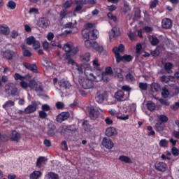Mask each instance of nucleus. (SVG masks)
Instances as JSON below:
<instances>
[{
    "label": "nucleus",
    "mask_w": 179,
    "mask_h": 179,
    "mask_svg": "<svg viewBox=\"0 0 179 179\" xmlns=\"http://www.w3.org/2000/svg\"><path fill=\"white\" fill-rule=\"evenodd\" d=\"M159 121H161V122L163 123H166L167 122V121H169V117H167V116L164 115H160L158 117Z\"/></svg>",
    "instance_id": "79ce46f5"
},
{
    "label": "nucleus",
    "mask_w": 179,
    "mask_h": 179,
    "mask_svg": "<svg viewBox=\"0 0 179 179\" xmlns=\"http://www.w3.org/2000/svg\"><path fill=\"white\" fill-rule=\"evenodd\" d=\"M162 97H164V99H167V97H169V90H167V88H166V87H164L162 88Z\"/></svg>",
    "instance_id": "58836bf2"
},
{
    "label": "nucleus",
    "mask_w": 179,
    "mask_h": 179,
    "mask_svg": "<svg viewBox=\"0 0 179 179\" xmlns=\"http://www.w3.org/2000/svg\"><path fill=\"white\" fill-rule=\"evenodd\" d=\"M65 131H76V127H75V124H71V125H67L65 127Z\"/></svg>",
    "instance_id": "3c124183"
},
{
    "label": "nucleus",
    "mask_w": 179,
    "mask_h": 179,
    "mask_svg": "<svg viewBox=\"0 0 179 179\" xmlns=\"http://www.w3.org/2000/svg\"><path fill=\"white\" fill-rule=\"evenodd\" d=\"M5 92L8 96H17L20 93L16 85L13 83H8L5 85Z\"/></svg>",
    "instance_id": "20e7f679"
},
{
    "label": "nucleus",
    "mask_w": 179,
    "mask_h": 179,
    "mask_svg": "<svg viewBox=\"0 0 179 179\" xmlns=\"http://www.w3.org/2000/svg\"><path fill=\"white\" fill-rule=\"evenodd\" d=\"M102 145L106 149H113L114 148V143L110 138H103L102 141Z\"/></svg>",
    "instance_id": "f8f14e48"
},
{
    "label": "nucleus",
    "mask_w": 179,
    "mask_h": 179,
    "mask_svg": "<svg viewBox=\"0 0 179 179\" xmlns=\"http://www.w3.org/2000/svg\"><path fill=\"white\" fill-rule=\"evenodd\" d=\"M11 141H16V142H19V141H20V134H19V133H17V131H13L12 132V135H11Z\"/></svg>",
    "instance_id": "7c9ffc66"
},
{
    "label": "nucleus",
    "mask_w": 179,
    "mask_h": 179,
    "mask_svg": "<svg viewBox=\"0 0 179 179\" xmlns=\"http://www.w3.org/2000/svg\"><path fill=\"white\" fill-rule=\"evenodd\" d=\"M15 106V101H7L3 105V108L8 109V108H10V107H14Z\"/></svg>",
    "instance_id": "e433bc0d"
},
{
    "label": "nucleus",
    "mask_w": 179,
    "mask_h": 179,
    "mask_svg": "<svg viewBox=\"0 0 179 179\" xmlns=\"http://www.w3.org/2000/svg\"><path fill=\"white\" fill-rule=\"evenodd\" d=\"M39 117L40 118H47L48 117L47 113H45V110L39 111Z\"/></svg>",
    "instance_id": "e2e57ef3"
},
{
    "label": "nucleus",
    "mask_w": 179,
    "mask_h": 179,
    "mask_svg": "<svg viewBox=\"0 0 179 179\" xmlns=\"http://www.w3.org/2000/svg\"><path fill=\"white\" fill-rule=\"evenodd\" d=\"M29 87L30 89H37V82L34 80H31L29 83Z\"/></svg>",
    "instance_id": "a19ab883"
},
{
    "label": "nucleus",
    "mask_w": 179,
    "mask_h": 179,
    "mask_svg": "<svg viewBox=\"0 0 179 179\" xmlns=\"http://www.w3.org/2000/svg\"><path fill=\"white\" fill-rule=\"evenodd\" d=\"M160 89H161L160 84L157 83H153L151 84V92L152 93H157V92H159Z\"/></svg>",
    "instance_id": "5701e85b"
},
{
    "label": "nucleus",
    "mask_w": 179,
    "mask_h": 179,
    "mask_svg": "<svg viewBox=\"0 0 179 179\" xmlns=\"http://www.w3.org/2000/svg\"><path fill=\"white\" fill-rule=\"evenodd\" d=\"M147 129L148 131V136H155V131H153V128L151 126H148Z\"/></svg>",
    "instance_id": "c03bdc74"
},
{
    "label": "nucleus",
    "mask_w": 179,
    "mask_h": 179,
    "mask_svg": "<svg viewBox=\"0 0 179 179\" xmlns=\"http://www.w3.org/2000/svg\"><path fill=\"white\" fill-rule=\"evenodd\" d=\"M0 33L1 34H5L6 36H9V33H10V30H9V27H8V26L0 25Z\"/></svg>",
    "instance_id": "a878e982"
},
{
    "label": "nucleus",
    "mask_w": 179,
    "mask_h": 179,
    "mask_svg": "<svg viewBox=\"0 0 179 179\" xmlns=\"http://www.w3.org/2000/svg\"><path fill=\"white\" fill-rule=\"evenodd\" d=\"M73 45V43H67L66 44H64L63 49L64 50V51L66 52H71V51L72 50V47Z\"/></svg>",
    "instance_id": "f704fd0d"
},
{
    "label": "nucleus",
    "mask_w": 179,
    "mask_h": 179,
    "mask_svg": "<svg viewBox=\"0 0 179 179\" xmlns=\"http://www.w3.org/2000/svg\"><path fill=\"white\" fill-rule=\"evenodd\" d=\"M106 136H114L117 135V130L114 127H109L106 130Z\"/></svg>",
    "instance_id": "6ab92c4d"
},
{
    "label": "nucleus",
    "mask_w": 179,
    "mask_h": 179,
    "mask_svg": "<svg viewBox=\"0 0 179 179\" xmlns=\"http://www.w3.org/2000/svg\"><path fill=\"white\" fill-rule=\"evenodd\" d=\"M85 75L87 77L92 76V79L95 80V82H101V80L103 82H108V80H110V75L103 73L101 70H98L96 73H88L87 70H86L85 71Z\"/></svg>",
    "instance_id": "f03ea898"
},
{
    "label": "nucleus",
    "mask_w": 179,
    "mask_h": 179,
    "mask_svg": "<svg viewBox=\"0 0 179 179\" xmlns=\"http://www.w3.org/2000/svg\"><path fill=\"white\" fill-rule=\"evenodd\" d=\"M8 8H10V9H15L16 8V3L13 1H10L8 3V5H7Z\"/></svg>",
    "instance_id": "603ef678"
},
{
    "label": "nucleus",
    "mask_w": 179,
    "mask_h": 179,
    "mask_svg": "<svg viewBox=\"0 0 179 179\" xmlns=\"http://www.w3.org/2000/svg\"><path fill=\"white\" fill-rule=\"evenodd\" d=\"M93 43H92L89 39H87L85 41V45L87 48H92Z\"/></svg>",
    "instance_id": "13d9d810"
},
{
    "label": "nucleus",
    "mask_w": 179,
    "mask_h": 179,
    "mask_svg": "<svg viewBox=\"0 0 179 179\" xmlns=\"http://www.w3.org/2000/svg\"><path fill=\"white\" fill-rule=\"evenodd\" d=\"M59 85L60 87H62V89H69L71 87V83H69V81L64 80H60Z\"/></svg>",
    "instance_id": "412c9836"
},
{
    "label": "nucleus",
    "mask_w": 179,
    "mask_h": 179,
    "mask_svg": "<svg viewBox=\"0 0 179 179\" xmlns=\"http://www.w3.org/2000/svg\"><path fill=\"white\" fill-rule=\"evenodd\" d=\"M148 39H149L150 43L152 45H157L159 43V39L157 38V37H156L155 36H149Z\"/></svg>",
    "instance_id": "c85d7f7f"
},
{
    "label": "nucleus",
    "mask_w": 179,
    "mask_h": 179,
    "mask_svg": "<svg viewBox=\"0 0 179 179\" xmlns=\"http://www.w3.org/2000/svg\"><path fill=\"white\" fill-rule=\"evenodd\" d=\"M143 31H144L145 33H150L151 31H153V28L150 27H144L142 29Z\"/></svg>",
    "instance_id": "4d7b16f0"
},
{
    "label": "nucleus",
    "mask_w": 179,
    "mask_h": 179,
    "mask_svg": "<svg viewBox=\"0 0 179 179\" xmlns=\"http://www.w3.org/2000/svg\"><path fill=\"white\" fill-rule=\"evenodd\" d=\"M97 31L96 30H92L91 31L90 29V38H91L92 40H96V38H97Z\"/></svg>",
    "instance_id": "ea45409f"
},
{
    "label": "nucleus",
    "mask_w": 179,
    "mask_h": 179,
    "mask_svg": "<svg viewBox=\"0 0 179 179\" xmlns=\"http://www.w3.org/2000/svg\"><path fill=\"white\" fill-rule=\"evenodd\" d=\"M29 13H30V15H37L38 14V9L36 8H31L29 9Z\"/></svg>",
    "instance_id": "6e6d98bb"
},
{
    "label": "nucleus",
    "mask_w": 179,
    "mask_h": 179,
    "mask_svg": "<svg viewBox=\"0 0 179 179\" xmlns=\"http://www.w3.org/2000/svg\"><path fill=\"white\" fill-rule=\"evenodd\" d=\"M45 162H47V159L45 157H40L36 162V167L41 168V166L43 164H45Z\"/></svg>",
    "instance_id": "bb28decb"
},
{
    "label": "nucleus",
    "mask_w": 179,
    "mask_h": 179,
    "mask_svg": "<svg viewBox=\"0 0 179 179\" xmlns=\"http://www.w3.org/2000/svg\"><path fill=\"white\" fill-rule=\"evenodd\" d=\"M27 44L28 45H33L34 50L40 48V42L36 40V38L34 36H30L27 39Z\"/></svg>",
    "instance_id": "1a4fd4ad"
},
{
    "label": "nucleus",
    "mask_w": 179,
    "mask_h": 179,
    "mask_svg": "<svg viewBox=\"0 0 179 179\" xmlns=\"http://www.w3.org/2000/svg\"><path fill=\"white\" fill-rule=\"evenodd\" d=\"M42 110L43 111H50V110H51V108L47 104H43L42 105Z\"/></svg>",
    "instance_id": "338daca9"
},
{
    "label": "nucleus",
    "mask_w": 179,
    "mask_h": 179,
    "mask_svg": "<svg viewBox=\"0 0 179 179\" xmlns=\"http://www.w3.org/2000/svg\"><path fill=\"white\" fill-rule=\"evenodd\" d=\"M54 33L49 32L47 35V40H48V41H52V40H54Z\"/></svg>",
    "instance_id": "bf43d9fd"
},
{
    "label": "nucleus",
    "mask_w": 179,
    "mask_h": 179,
    "mask_svg": "<svg viewBox=\"0 0 179 179\" xmlns=\"http://www.w3.org/2000/svg\"><path fill=\"white\" fill-rule=\"evenodd\" d=\"M126 79L128 82H134L135 80V77H134L132 76V73H128L127 75H126Z\"/></svg>",
    "instance_id": "de8ad7c7"
},
{
    "label": "nucleus",
    "mask_w": 179,
    "mask_h": 179,
    "mask_svg": "<svg viewBox=\"0 0 179 179\" xmlns=\"http://www.w3.org/2000/svg\"><path fill=\"white\" fill-rule=\"evenodd\" d=\"M20 87L22 89H27L29 87V83H27L26 81H24V80H22L20 83Z\"/></svg>",
    "instance_id": "864d4df0"
},
{
    "label": "nucleus",
    "mask_w": 179,
    "mask_h": 179,
    "mask_svg": "<svg viewBox=\"0 0 179 179\" xmlns=\"http://www.w3.org/2000/svg\"><path fill=\"white\" fill-rule=\"evenodd\" d=\"M104 73L107 75L111 76L113 73V69H111V67H106Z\"/></svg>",
    "instance_id": "680f3d73"
},
{
    "label": "nucleus",
    "mask_w": 179,
    "mask_h": 179,
    "mask_svg": "<svg viewBox=\"0 0 179 179\" xmlns=\"http://www.w3.org/2000/svg\"><path fill=\"white\" fill-rule=\"evenodd\" d=\"M138 87L139 89H141V90H143L144 92H145V90H148V83H140Z\"/></svg>",
    "instance_id": "a18cd8bd"
},
{
    "label": "nucleus",
    "mask_w": 179,
    "mask_h": 179,
    "mask_svg": "<svg viewBox=\"0 0 179 179\" xmlns=\"http://www.w3.org/2000/svg\"><path fill=\"white\" fill-rule=\"evenodd\" d=\"M171 153L172 155H173L174 156H178L179 155V150L176 147H173L172 149H171Z\"/></svg>",
    "instance_id": "052dcab7"
},
{
    "label": "nucleus",
    "mask_w": 179,
    "mask_h": 179,
    "mask_svg": "<svg viewBox=\"0 0 179 179\" xmlns=\"http://www.w3.org/2000/svg\"><path fill=\"white\" fill-rule=\"evenodd\" d=\"M55 129H57L55 124H54L52 123H49L48 125V136H55Z\"/></svg>",
    "instance_id": "2eb2a0df"
},
{
    "label": "nucleus",
    "mask_w": 179,
    "mask_h": 179,
    "mask_svg": "<svg viewBox=\"0 0 179 179\" xmlns=\"http://www.w3.org/2000/svg\"><path fill=\"white\" fill-rule=\"evenodd\" d=\"M76 3H78V5L75 8L74 12H80V10H82L83 5H86L87 3L86 2V1L81 0L79 2H76Z\"/></svg>",
    "instance_id": "b1692460"
},
{
    "label": "nucleus",
    "mask_w": 179,
    "mask_h": 179,
    "mask_svg": "<svg viewBox=\"0 0 179 179\" xmlns=\"http://www.w3.org/2000/svg\"><path fill=\"white\" fill-rule=\"evenodd\" d=\"M121 32L120 31V27H115L112 29L111 31L109 32L110 38H115L120 37Z\"/></svg>",
    "instance_id": "9b49d317"
},
{
    "label": "nucleus",
    "mask_w": 179,
    "mask_h": 179,
    "mask_svg": "<svg viewBox=\"0 0 179 179\" xmlns=\"http://www.w3.org/2000/svg\"><path fill=\"white\" fill-rule=\"evenodd\" d=\"M165 71L167 73H171L173 72V64L171 63H166L164 65Z\"/></svg>",
    "instance_id": "4c0bfd02"
},
{
    "label": "nucleus",
    "mask_w": 179,
    "mask_h": 179,
    "mask_svg": "<svg viewBox=\"0 0 179 179\" xmlns=\"http://www.w3.org/2000/svg\"><path fill=\"white\" fill-rule=\"evenodd\" d=\"M24 66L29 69V71H31L32 72H37V66L34 64H31L30 63H25L24 64Z\"/></svg>",
    "instance_id": "393cba45"
},
{
    "label": "nucleus",
    "mask_w": 179,
    "mask_h": 179,
    "mask_svg": "<svg viewBox=\"0 0 179 179\" xmlns=\"http://www.w3.org/2000/svg\"><path fill=\"white\" fill-rule=\"evenodd\" d=\"M21 48L22 50L24 57H31V52L27 50V46L22 44L21 45Z\"/></svg>",
    "instance_id": "c756f323"
},
{
    "label": "nucleus",
    "mask_w": 179,
    "mask_h": 179,
    "mask_svg": "<svg viewBox=\"0 0 179 179\" xmlns=\"http://www.w3.org/2000/svg\"><path fill=\"white\" fill-rule=\"evenodd\" d=\"M69 118V113L68 112H63L57 115V121L60 124L64 122V121H66Z\"/></svg>",
    "instance_id": "ddd939ff"
},
{
    "label": "nucleus",
    "mask_w": 179,
    "mask_h": 179,
    "mask_svg": "<svg viewBox=\"0 0 179 179\" xmlns=\"http://www.w3.org/2000/svg\"><path fill=\"white\" fill-rule=\"evenodd\" d=\"M113 51L115 54L117 64H120V61H122L123 62H129L132 61V56L131 55H124L121 56V54H124V51H125V46H124V45L120 44L118 47H115L113 49Z\"/></svg>",
    "instance_id": "f257e3e1"
},
{
    "label": "nucleus",
    "mask_w": 179,
    "mask_h": 179,
    "mask_svg": "<svg viewBox=\"0 0 179 179\" xmlns=\"http://www.w3.org/2000/svg\"><path fill=\"white\" fill-rule=\"evenodd\" d=\"M172 135L173 136H174V138H176V139H179V129H178V131H176V130L173 131Z\"/></svg>",
    "instance_id": "774afa93"
},
{
    "label": "nucleus",
    "mask_w": 179,
    "mask_h": 179,
    "mask_svg": "<svg viewBox=\"0 0 179 179\" xmlns=\"http://www.w3.org/2000/svg\"><path fill=\"white\" fill-rule=\"evenodd\" d=\"M48 178H50V179H59L58 174L55 173L53 172H49L48 173Z\"/></svg>",
    "instance_id": "37998d69"
},
{
    "label": "nucleus",
    "mask_w": 179,
    "mask_h": 179,
    "mask_svg": "<svg viewBox=\"0 0 179 179\" xmlns=\"http://www.w3.org/2000/svg\"><path fill=\"white\" fill-rule=\"evenodd\" d=\"M162 24L164 29H171L173 26V22L169 18H165L162 20Z\"/></svg>",
    "instance_id": "dca6fc26"
},
{
    "label": "nucleus",
    "mask_w": 179,
    "mask_h": 179,
    "mask_svg": "<svg viewBox=\"0 0 179 179\" xmlns=\"http://www.w3.org/2000/svg\"><path fill=\"white\" fill-rule=\"evenodd\" d=\"M41 104L39 101L32 102V104L29 105L25 108L24 113V114H33L37 110V106Z\"/></svg>",
    "instance_id": "423d86ee"
},
{
    "label": "nucleus",
    "mask_w": 179,
    "mask_h": 179,
    "mask_svg": "<svg viewBox=\"0 0 179 179\" xmlns=\"http://www.w3.org/2000/svg\"><path fill=\"white\" fill-rule=\"evenodd\" d=\"M155 167L156 170H157L158 171H161L162 173H164V171H166V170H167V164L162 162H155Z\"/></svg>",
    "instance_id": "9d476101"
},
{
    "label": "nucleus",
    "mask_w": 179,
    "mask_h": 179,
    "mask_svg": "<svg viewBox=\"0 0 179 179\" xmlns=\"http://www.w3.org/2000/svg\"><path fill=\"white\" fill-rule=\"evenodd\" d=\"M41 176H43V173L40 171H35L32 172L30 176V179H38L41 178Z\"/></svg>",
    "instance_id": "aec40b11"
},
{
    "label": "nucleus",
    "mask_w": 179,
    "mask_h": 179,
    "mask_svg": "<svg viewBox=\"0 0 179 179\" xmlns=\"http://www.w3.org/2000/svg\"><path fill=\"white\" fill-rule=\"evenodd\" d=\"M107 92L102 91L96 93V96L95 97V100L99 104H102L104 102V100L107 99Z\"/></svg>",
    "instance_id": "6e6552de"
},
{
    "label": "nucleus",
    "mask_w": 179,
    "mask_h": 179,
    "mask_svg": "<svg viewBox=\"0 0 179 179\" xmlns=\"http://www.w3.org/2000/svg\"><path fill=\"white\" fill-rule=\"evenodd\" d=\"M119 160H120V162H124V163H132V159H131L129 157L125 155H121L119 157Z\"/></svg>",
    "instance_id": "c9c22d12"
},
{
    "label": "nucleus",
    "mask_w": 179,
    "mask_h": 179,
    "mask_svg": "<svg viewBox=\"0 0 179 179\" xmlns=\"http://www.w3.org/2000/svg\"><path fill=\"white\" fill-rule=\"evenodd\" d=\"M15 56V52L12 50H7L3 52V58H6L9 61L13 59V57Z\"/></svg>",
    "instance_id": "f3484780"
},
{
    "label": "nucleus",
    "mask_w": 179,
    "mask_h": 179,
    "mask_svg": "<svg viewBox=\"0 0 179 179\" xmlns=\"http://www.w3.org/2000/svg\"><path fill=\"white\" fill-rule=\"evenodd\" d=\"M92 48H94V50H96V51H97L98 52H103V51H104V48H103V46L99 45V43H97V42H92Z\"/></svg>",
    "instance_id": "4be33fe9"
},
{
    "label": "nucleus",
    "mask_w": 179,
    "mask_h": 179,
    "mask_svg": "<svg viewBox=\"0 0 179 179\" xmlns=\"http://www.w3.org/2000/svg\"><path fill=\"white\" fill-rule=\"evenodd\" d=\"M37 24L41 29H47L51 24V22L47 17H41L38 19Z\"/></svg>",
    "instance_id": "0eeeda50"
},
{
    "label": "nucleus",
    "mask_w": 179,
    "mask_h": 179,
    "mask_svg": "<svg viewBox=\"0 0 179 179\" xmlns=\"http://www.w3.org/2000/svg\"><path fill=\"white\" fill-rule=\"evenodd\" d=\"M14 78L15 79V80H21L22 82V80H24V79H26V77H24L22 75L16 73L14 76Z\"/></svg>",
    "instance_id": "8fccbe9b"
},
{
    "label": "nucleus",
    "mask_w": 179,
    "mask_h": 179,
    "mask_svg": "<svg viewBox=\"0 0 179 179\" xmlns=\"http://www.w3.org/2000/svg\"><path fill=\"white\" fill-rule=\"evenodd\" d=\"M168 144H169V141L166 139H162L159 143V145L161 148H166V146H167Z\"/></svg>",
    "instance_id": "49530a36"
},
{
    "label": "nucleus",
    "mask_w": 179,
    "mask_h": 179,
    "mask_svg": "<svg viewBox=\"0 0 179 179\" xmlns=\"http://www.w3.org/2000/svg\"><path fill=\"white\" fill-rule=\"evenodd\" d=\"M83 128L84 130H85L87 132H90L94 128L93 126H92L90 123L89 121L85 120L83 124Z\"/></svg>",
    "instance_id": "a211bd4d"
},
{
    "label": "nucleus",
    "mask_w": 179,
    "mask_h": 179,
    "mask_svg": "<svg viewBox=\"0 0 179 179\" xmlns=\"http://www.w3.org/2000/svg\"><path fill=\"white\" fill-rule=\"evenodd\" d=\"M105 122L107 125H113V120L110 117H107L105 119Z\"/></svg>",
    "instance_id": "0e129e2a"
},
{
    "label": "nucleus",
    "mask_w": 179,
    "mask_h": 179,
    "mask_svg": "<svg viewBox=\"0 0 179 179\" xmlns=\"http://www.w3.org/2000/svg\"><path fill=\"white\" fill-rule=\"evenodd\" d=\"M155 128L157 132H161L164 129V124L162 123V122H159L156 123Z\"/></svg>",
    "instance_id": "72a5a7b5"
},
{
    "label": "nucleus",
    "mask_w": 179,
    "mask_h": 179,
    "mask_svg": "<svg viewBox=\"0 0 179 179\" xmlns=\"http://www.w3.org/2000/svg\"><path fill=\"white\" fill-rule=\"evenodd\" d=\"M76 71L79 72V73H83V72H87L89 73V69H85V66H83V64H77L76 66Z\"/></svg>",
    "instance_id": "2f4dec72"
},
{
    "label": "nucleus",
    "mask_w": 179,
    "mask_h": 179,
    "mask_svg": "<svg viewBox=\"0 0 179 179\" xmlns=\"http://www.w3.org/2000/svg\"><path fill=\"white\" fill-rule=\"evenodd\" d=\"M129 92L125 93L122 90H118L115 93L114 97L117 101H128L129 100Z\"/></svg>",
    "instance_id": "39448f33"
},
{
    "label": "nucleus",
    "mask_w": 179,
    "mask_h": 179,
    "mask_svg": "<svg viewBox=\"0 0 179 179\" xmlns=\"http://www.w3.org/2000/svg\"><path fill=\"white\" fill-rule=\"evenodd\" d=\"M56 107L58 108V110H62V108H64L65 107V105H64V103L62 102H57L56 103Z\"/></svg>",
    "instance_id": "69168bd1"
},
{
    "label": "nucleus",
    "mask_w": 179,
    "mask_h": 179,
    "mask_svg": "<svg viewBox=\"0 0 179 179\" xmlns=\"http://www.w3.org/2000/svg\"><path fill=\"white\" fill-rule=\"evenodd\" d=\"M122 90H124V92H127V93H129L131 90H132V88L129 87V85H123L121 87Z\"/></svg>",
    "instance_id": "5fc2aeb1"
},
{
    "label": "nucleus",
    "mask_w": 179,
    "mask_h": 179,
    "mask_svg": "<svg viewBox=\"0 0 179 179\" xmlns=\"http://www.w3.org/2000/svg\"><path fill=\"white\" fill-rule=\"evenodd\" d=\"M99 115L100 111H99V110L94 108H91L90 110V118H91V120H97Z\"/></svg>",
    "instance_id": "4468645a"
},
{
    "label": "nucleus",
    "mask_w": 179,
    "mask_h": 179,
    "mask_svg": "<svg viewBox=\"0 0 179 179\" xmlns=\"http://www.w3.org/2000/svg\"><path fill=\"white\" fill-rule=\"evenodd\" d=\"M83 61H85V62H89L90 61V53L87 52L84 55L82 56Z\"/></svg>",
    "instance_id": "09e8293b"
},
{
    "label": "nucleus",
    "mask_w": 179,
    "mask_h": 179,
    "mask_svg": "<svg viewBox=\"0 0 179 179\" xmlns=\"http://www.w3.org/2000/svg\"><path fill=\"white\" fill-rule=\"evenodd\" d=\"M82 36L83 38L86 39V38H90V29L89 28H85L82 30Z\"/></svg>",
    "instance_id": "cd10ccee"
},
{
    "label": "nucleus",
    "mask_w": 179,
    "mask_h": 179,
    "mask_svg": "<svg viewBox=\"0 0 179 179\" xmlns=\"http://www.w3.org/2000/svg\"><path fill=\"white\" fill-rule=\"evenodd\" d=\"M86 76L87 78H90V79L85 78L83 77H80L78 79L79 83L83 89H85V90L92 89L93 86H94V84L93 83V81H92L94 80L92 78H93L92 76H90L89 77H87V76Z\"/></svg>",
    "instance_id": "7ed1b4c3"
},
{
    "label": "nucleus",
    "mask_w": 179,
    "mask_h": 179,
    "mask_svg": "<svg viewBox=\"0 0 179 179\" xmlns=\"http://www.w3.org/2000/svg\"><path fill=\"white\" fill-rule=\"evenodd\" d=\"M146 106L150 111H155L156 109V104H155V103H153L152 101H148Z\"/></svg>",
    "instance_id": "473e14b6"
}]
</instances>
